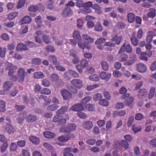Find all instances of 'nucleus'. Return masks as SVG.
I'll list each match as a JSON object with an SVG mask.
<instances>
[{"label": "nucleus", "mask_w": 156, "mask_h": 156, "mask_svg": "<svg viewBox=\"0 0 156 156\" xmlns=\"http://www.w3.org/2000/svg\"><path fill=\"white\" fill-rule=\"evenodd\" d=\"M5 70H9L8 75L10 79L14 81L18 80L17 76L13 74L17 69V66L15 65H13L12 63L8 62L5 63Z\"/></svg>", "instance_id": "obj_1"}, {"label": "nucleus", "mask_w": 156, "mask_h": 156, "mask_svg": "<svg viewBox=\"0 0 156 156\" xmlns=\"http://www.w3.org/2000/svg\"><path fill=\"white\" fill-rule=\"evenodd\" d=\"M27 74L24 69L22 68L18 69L17 72V76L18 78V81L23 83L24 81L25 76H27Z\"/></svg>", "instance_id": "obj_2"}, {"label": "nucleus", "mask_w": 156, "mask_h": 156, "mask_svg": "<svg viewBox=\"0 0 156 156\" xmlns=\"http://www.w3.org/2000/svg\"><path fill=\"white\" fill-rule=\"evenodd\" d=\"M71 83L73 87L78 89H80L83 87V81L79 79H75L72 80Z\"/></svg>", "instance_id": "obj_3"}, {"label": "nucleus", "mask_w": 156, "mask_h": 156, "mask_svg": "<svg viewBox=\"0 0 156 156\" xmlns=\"http://www.w3.org/2000/svg\"><path fill=\"white\" fill-rule=\"evenodd\" d=\"M60 92L63 99L65 100H68L72 98L71 93L66 89H62Z\"/></svg>", "instance_id": "obj_4"}, {"label": "nucleus", "mask_w": 156, "mask_h": 156, "mask_svg": "<svg viewBox=\"0 0 156 156\" xmlns=\"http://www.w3.org/2000/svg\"><path fill=\"white\" fill-rule=\"evenodd\" d=\"M125 52L129 53H131L133 52L132 48L129 44H127L126 45V43H124L120 48L119 53Z\"/></svg>", "instance_id": "obj_5"}, {"label": "nucleus", "mask_w": 156, "mask_h": 156, "mask_svg": "<svg viewBox=\"0 0 156 156\" xmlns=\"http://www.w3.org/2000/svg\"><path fill=\"white\" fill-rule=\"evenodd\" d=\"M147 90L144 88L142 89L139 90L137 94V97L140 100H142L147 98Z\"/></svg>", "instance_id": "obj_6"}, {"label": "nucleus", "mask_w": 156, "mask_h": 156, "mask_svg": "<svg viewBox=\"0 0 156 156\" xmlns=\"http://www.w3.org/2000/svg\"><path fill=\"white\" fill-rule=\"evenodd\" d=\"M137 58L134 54H131L129 55V59L124 63L123 64L126 66H128L133 64L136 60Z\"/></svg>", "instance_id": "obj_7"}, {"label": "nucleus", "mask_w": 156, "mask_h": 156, "mask_svg": "<svg viewBox=\"0 0 156 156\" xmlns=\"http://www.w3.org/2000/svg\"><path fill=\"white\" fill-rule=\"evenodd\" d=\"M136 69L137 71L140 73H144L147 70L146 66L143 63L139 62L136 65Z\"/></svg>", "instance_id": "obj_8"}, {"label": "nucleus", "mask_w": 156, "mask_h": 156, "mask_svg": "<svg viewBox=\"0 0 156 156\" xmlns=\"http://www.w3.org/2000/svg\"><path fill=\"white\" fill-rule=\"evenodd\" d=\"M27 114L26 111H23L21 112L19 115V117L17 119V120L18 123L21 124H23L25 120V117Z\"/></svg>", "instance_id": "obj_9"}, {"label": "nucleus", "mask_w": 156, "mask_h": 156, "mask_svg": "<svg viewBox=\"0 0 156 156\" xmlns=\"http://www.w3.org/2000/svg\"><path fill=\"white\" fill-rule=\"evenodd\" d=\"M84 107L81 103H79L73 105L70 108L71 111L76 112H80L83 110Z\"/></svg>", "instance_id": "obj_10"}, {"label": "nucleus", "mask_w": 156, "mask_h": 156, "mask_svg": "<svg viewBox=\"0 0 156 156\" xmlns=\"http://www.w3.org/2000/svg\"><path fill=\"white\" fill-rule=\"evenodd\" d=\"M26 121L28 123H34L37 120V117L36 115H33L31 114H29L25 118Z\"/></svg>", "instance_id": "obj_11"}, {"label": "nucleus", "mask_w": 156, "mask_h": 156, "mask_svg": "<svg viewBox=\"0 0 156 156\" xmlns=\"http://www.w3.org/2000/svg\"><path fill=\"white\" fill-rule=\"evenodd\" d=\"M72 14V11L71 9L66 6L61 12V15L63 17H66Z\"/></svg>", "instance_id": "obj_12"}, {"label": "nucleus", "mask_w": 156, "mask_h": 156, "mask_svg": "<svg viewBox=\"0 0 156 156\" xmlns=\"http://www.w3.org/2000/svg\"><path fill=\"white\" fill-rule=\"evenodd\" d=\"M147 33L146 38V41L147 43H151L153 37L155 36L156 34L154 32L152 31H148Z\"/></svg>", "instance_id": "obj_13"}, {"label": "nucleus", "mask_w": 156, "mask_h": 156, "mask_svg": "<svg viewBox=\"0 0 156 156\" xmlns=\"http://www.w3.org/2000/svg\"><path fill=\"white\" fill-rule=\"evenodd\" d=\"M28 50V49L27 45L21 43H18L16 47V51H26Z\"/></svg>", "instance_id": "obj_14"}, {"label": "nucleus", "mask_w": 156, "mask_h": 156, "mask_svg": "<svg viewBox=\"0 0 156 156\" xmlns=\"http://www.w3.org/2000/svg\"><path fill=\"white\" fill-rule=\"evenodd\" d=\"M99 76L101 79L108 81L111 78V74L110 73L107 74L105 72L103 71L101 73Z\"/></svg>", "instance_id": "obj_15"}, {"label": "nucleus", "mask_w": 156, "mask_h": 156, "mask_svg": "<svg viewBox=\"0 0 156 156\" xmlns=\"http://www.w3.org/2000/svg\"><path fill=\"white\" fill-rule=\"evenodd\" d=\"M83 38L84 44L92 43L94 42V39L87 34L83 35Z\"/></svg>", "instance_id": "obj_16"}, {"label": "nucleus", "mask_w": 156, "mask_h": 156, "mask_svg": "<svg viewBox=\"0 0 156 156\" xmlns=\"http://www.w3.org/2000/svg\"><path fill=\"white\" fill-rule=\"evenodd\" d=\"M32 19L30 16H25L20 21V22L21 24L29 23L31 21Z\"/></svg>", "instance_id": "obj_17"}, {"label": "nucleus", "mask_w": 156, "mask_h": 156, "mask_svg": "<svg viewBox=\"0 0 156 156\" xmlns=\"http://www.w3.org/2000/svg\"><path fill=\"white\" fill-rule=\"evenodd\" d=\"M83 127L87 130H90L92 128L93 124L90 121H86L84 122L83 124Z\"/></svg>", "instance_id": "obj_18"}, {"label": "nucleus", "mask_w": 156, "mask_h": 156, "mask_svg": "<svg viewBox=\"0 0 156 156\" xmlns=\"http://www.w3.org/2000/svg\"><path fill=\"white\" fill-rule=\"evenodd\" d=\"M131 41L134 46H136L137 45L139 42L138 40L136 37V33L135 32H133L132 34V36L130 38Z\"/></svg>", "instance_id": "obj_19"}, {"label": "nucleus", "mask_w": 156, "mask_h": 156, "mask_svg": "<svg viewBox=\"0 0 156 156\" xmlns=\"http://www.w3.org/2000/svg\"><path fill=\"white\" fill-rule=\"evenodd\" d=\"M29 140L31 143L35 145H38L40 142L39 138L35 136H30L29 137Z\"/></svg>", "instance_id": "obj_20"}, {"label": "nucleus", "mask_w": 156, "mask_h": 156, "mask_svg": "<svg viewBox=\"0 0 156 156\" xmlns=\"http://www.w3.org/2000/svg\"><path fill=\"white\" fill-rule=\"evenodd\" d=\"M66 87L71 94H75L78 92V89L74 87L73 85L72 86L69 84L67 85Z\"/></svg>", "instance_id": "obj_21"}, {"label": "nucleus", "mask_w": 156, "mask_h": 156, "mask_svg": "<svg viewBox=\"0 0 156 156\" xmlns=\"http://www.w3.org/2000/svg\"><path fill=\"white\" fill-rule=\"evenodd\" d=\"M76 127V124L73 123H68L67 125V128L69 133L75 130Z\"/></svg>", "instance_id": "obj_22"}, {"label": "nucleus", "mask_w": 156, "mask_h": 156, "mask_svg": "<svg viewBox=\"0 0 156 156\" xmlns=\"http://www.w3.org/2000/svg\"><path fill=\"white\" fill-rule=\"evenodd\" d=\"M15 129L13 126L9 124L7 125L5 127V131L9 134H10L14 132Z\"/></svg>", "instance_id": "obj_23"}, {"label": "nucleus", "mask_w": 156, "mask_h": 156, "mask_svg": "<svg viewBox=\"0 0 156 156\" xmlns=\"http://www.w3.org/2000/svg\"><path fill=\"white\" fill-rule=\"evenodd\" d=\"M128 21L129 23H132L135 20V15L133 13H129L127 15Z\"/></svg>", "instance_id": "obj_24"}, {"label": "nucleus", "mask_w": 156, "mask_h": 156, "mask_svg": "<svg viewBox=\"0 0 156 156\" xmlns=\"http://www.w3.org/2000/svg\"><path fill=\"white\" fill-rule=\"evenodd\" d=\"M13 86V83L9 81L5 82L3 85V88L4 90L7 91L9 90Z\"/></svg>", "instance_id": "obj_25"}, {"label": "nucleus", "mask_w": 156, "mask_h": 156, "mask_svg": "<svg viewBox=\"0 0 156 156\" xmlns=\"http://www.w3.org/2000/svg\"><path fill=\"white\" fill-rule=\"evenodd\" d=\"M63 151L64 156H74L73 154L71 153V148L70 147L65 148Z\"/></svg>", "instance_id": "obj_26"}, {"label": "nucleus", "mask_w": 156, "mask_h": 156, "mask_svg": "<svg viewBox=\"0 0 156 156\" xmlns=\"http://www.w3.org/2000/svg\"><path fill=\"white\" fill-rule=\"evenodd\" d=\"M68 109V107L64 106L62 107L60 109L58 110L56 112L58 115H61L66 112Z\"/></svg>", "instance_id": "obj_27"}, {"label": "nucleus", "mask_w": 156, "mask_h": 156, "mask_svg": "<svg viewBox=\"0 0 156 156\" xmlns=\"http://www.w3.org/2000/svg\"><path fill=\"white\" fill-rule=\"evenodd\" d=\"M91 99V98L90 97H85L81 100L80 102L83 106H85L87 104H88L87 103L89 102Z\"/></svg>", "instance_id": "obj_28"}, {"label": "nucleus", "mask_w": 156, "mask_h": 156, "mask_svg": "<svg viewBox=\"0 0 156 156\" xmlns=\"http://www.w3.org/2000/svg\"><path fill=\"white\" fill-rule=\"evenodd\" d=\"M156 10L155 9L151 8L150 9V11L148 12L147 15L149 18H153L156 15Z\"/></svg>", "instance_id": "obj_29"}, {"label": "nucleus", "mask_w": 156, "mask_h": 156, "mask_svg": "<svg viewBox=\"0 0 156 156\" xmlns=\"http://www.w3.org/2000/svg\"><path fill=\"white\" fill-rule=\"evenodd\" d=\"M43 134L45 137L48 138H52L55 136V133L49 131L44 132Z\"/></svg>", "instance_id": "obj_30"}, {"label": "nucleus", "mask_w": 156, "mask_h": 156, "mask_svg": "<svg viewBox=\"0 0 156 156\" xmlns=\"http://www.w3.org/2000/svg\"><path fill=\"white\" fill-rule=\"evenodd\" d=\"M34 78L36 79H42L44 77V75L41 72H37L34 73Z\"/></svg>", "instance_id": "obj_31"}, {"label": "nucleus", "mask_w": 156, "mask_h": 156, "mask_svg": "<svg viewBox=\"0 0 156 156\" xmlns=\"http://www.w3.org/2000/svg\"><path fill=\"white\" fill-rule=\"evenodd\" d=\"M91 12V9L90 8H87L84 7V8L80 9L79 12L87 15L90 13Z\"/></svg>", "instance_id": "obj_32"}, {"label": "nucleus", "mask_w": 156, "mask_h": 156, "mask_svg": "<svg viewBox=\"0 0 156 156\" xmlns=\"http://www.w3.org/2000/svg\"><path fill=\"white\" fill-rule=\"evenodd\" d=\"M119 144L125 149L128 148L129 146V144L128 142L125 140H122L121 141L119 142Z\"/></svg>", "instance_id": "obj_33"}, {"label": "nucleus", "mask_w": 156, "mask_h": 156, "mask_svg": "<svg viewBox=\"0 0 156 156\" xmlns=\"http://www.w3.org/2000/svg\"><path fill=\"white\" fill-rule=\"evenodd\" d=\"M6 103L5 102L0 100V112H5L6 111Z\"/></svg>", "instance_id": "obj_34"}, {"label": "nucleus", "mask_w": 156, "mask_h": 156, "mask_svg": "<svg viewBox=\"0 0 156 156\" xmlns=\"http://www.w3.org/2000/svg\"><path fill=\"white\" fill-rule=\"evenodd\" d=\"M58 105L56 104H52L48 106L47 109L51 111H53L57 110L58 108Z\"/></svg>", "instance_id": "obj_35"}, {"label": "nucleus", "mask_w": 156, "mask_h": 156, "mask_svg": "<svg viewBox=\"0 0 156 156\" xmlns=\"http://www.w3.org/2000/svg\"><path fill=\"white\" fill-rule=\"evenodd\" d=\"M46 51L47 52H54L55 49L54 47L50 45H47L45 48Z\"/></svg>", "instance_id": "obj_36"}, {"label": "nucleus", "mask_w": 156, "mask_h": 156, "mask_svg": "<svg viewBox=\"0 0 156 156\" xmlns=\"http://www.w3.org/2000/svg\"><path fill=\"white\" fill-rule=\"evenodd\" d=\"M73 38L77 41L80 40L81 39L80 35L78 31L75 30L73 33Z\"/></svg>", "instance_id": "obj_37"}, {"label": "nucleus", "mask_w": 156, "mask_h": 156, "mask_svg": "<svg viewBox=\"0 0 156 156\" xmlns=\"http://www.w3.org/2000/svg\"><path fill=\"white\" fill-rule=\"evenodd\" d=\"M102 27L99 22H98L96 23L94 28L95 31L100 32L102 30Z\"/></svg>", "instance_id": "obj_38"}, {"label": "nucleus", "mask_w": 156, "mask_h": 156, "mask_svg": "<svg viewBox=\"0 0 156 156\" xmlns=\"http://www.w3.org/2000/svg\"><path fill=\"white\" fill-rule=\"evenodd\" d=\"M43 41L45 44H48L51 43V38L47 35H44L42 37Z\"/></svg>", "instance_id": "obj_39"}, {"label": "nucleus", "mask_w": 156, "mask_h": 156, "mask_svg": "<svg viewBox=\"0 0 156 156\" xmlns=\"http://www.w3.org/2000/svg\"><path fill=\"white\" fill-rule=\"evenodd\" d=\"M68 72L69 75L73 78H77L79 76V74L77 72L71 69H69Z\"/></svg>", "instance_id": "obj_40"}, {"label": "nucleus", "mask_w": 156, "mask_h": 156, "mask_svg": "<svg viewBox=\"0 0 156 156\" xmlns=\"http://www.w3.org/2000/svg\"><path fill=\"white\" fill-rule=\"evenodd\" d=\"M49 60L53 64L56 65L57 63V59L56 56L55 55H51L48 57Z\"/></svg>", "instance_id": "obj_41"}, {"label": "nucleus", "mask_w": 156, "mask_h": 156, "mask_svg": "<svg viewBox=\"0 0 156 156\" xmlns=\"http://www.w3.org/2000/svg\"><path fill=\"white\" fill-rule=\"evenodd\" d=\"M41 63V60L38 58H35L32 59L31 61L32 64L34 65H39Z\"/></svg>", "instance_id": "obj_42"}, {"label": "nucleus", "mask_w": 156, "mask_h": 156, "mask_svg": "<svg viewBox=\"0 0 156 156\" xmlns=\"http://www.w3.org/2000/svg\"><path fill=\"white\" fill-rule=\"evenodd\" d=\"M18 15L17 12H14L10 13L8 16V19L9 20H12V19L17 16Z\"/></svg>", "instance_id": "obj_43"}, {"label": "nucleus", "mask_w": 156, "mask_h": 156, "mask_svg": "<svg viewBox=\"0 0 156 156\" xmlns=\"http://www.w3.org/2000/svg\"><path fill=\"white\" fill-rule=\"evenodd\" d=\"M89 79L92 81H98L99 80V77L97 74H93L90 76Z\"/></svg>", "instance_id": "obj_44"}, {"label": "nucleus", "mask_w": 156, "mask_h": 156, "mask_svg": "<svg viewBox=\"0 0 156 156\" xmlns=\"http://www.w3.org/2000/svg\"><path fill=\"white\" fill-rule=\"evenodd\" d=\"M101 65L102 69L105 71L108 70L109 66L108 63L105 61H103L101 62Z\"/></svg>", "instance_id": "obj_45"}, {"label": "nucleus", "mask_w": 156, "mask_h": 156, "mask_svg": "<svg viewBox=\"0 0 156 156\" xmlns=\"http://www.w3.org/2000/svg\"><path fill=\"white\" fill-rule=\"evenodd\" d=\"M85 107L86 109L88 111H93L94 109V105L91 104H87Z\"/></svg>", "instance_id": "obj_46"}, {"label": "nucleus", "mask_w": 156, "mask_h": 156, "mask_svg": "<svg viewBox=\"0 0 156 156\" xmlns=\"http://www.w3.org/2000/svg\"><path fill=\"white\" fill-rule=\"evenodd\" d=\"M128 55L126 54H121L119 57V59L121 62L126 61L128 58Z\"/></svg>", "instance_id": "obj_47"}, {"label": "nucleus", "mask_w": 156, "mask_h": 156, "mask_svg": "<svg viewBox=\"0 0 156 156\" xmlns=\"http://www.w3.org/2000/svg\"><path fill=\"white\" fill-rule=\"evenodd\" d=\"M102 95L100 93H97L94 95L93 98L94 101H100L102 97Z\"/></svg>", "instance_id": "obj_48"}, {"label": "nucleus", "mask_w": 156, "mask_h": 156, "mask_svg": "<svg viewBox=\"0 0 156 156\" xmlns=\"http://www.w3.org/2000/svg\"><path fill=\"white\" fill-rule=\"evenodd\" d=\"M41 84L45 87H48L51 84L50 82L47 79H43L41 81Z\"/></svg>", "instance_id": "obj_49"}, {"label": "nucleus", "mask_w": 156, "mask_h": 156, "mask_svg": "<svg viewBox=\"0 0 156 156\" xmlns=\"http://www.w3.org/2000/svg\"><path fill=\"white\" fill-rule=\"evenodd\" d=\"M106 41V39L105 38L101 37L98 39L95 42V44H96L100 45L104 43Z\"/></svg>", "instance_id": "obj_50"}, {"label": "nucleus", "mask_w": 156, "mask_h": 156, "mask_svg": "<svg viewBox=\"0 0 156 156\" xmlns=\"http://www.w3.org/2000/svg\"><path fill=\"white\" fill-rule=\"evenodd\" d=\"M51 92V90L47 88H44L41 91V93L43 94L49 95Z\"/></svg>", "instance_id": "obj_51"}, {"label": "nucleus", "mask_w": 156, "mask_h": 156, "mask_svg": "<svg viewBox=\"0 0 156 156\" xmlns=\"http://www.w3.org/2000/svg\"><path fill=\"white\" fill-rule=\"evenodd\" d=\"M134 121V117L133 116H130L128 119L127 123V126L128 127H130Z\"/></svg>", "instance_id": "obj_52"}, {"label": "nucleus", "mask_w": 156, "mask_h": 156, "mask_svg": "<svg viewBox=\"0 0 156 156\" xmlns=\"http://www.w3.org/2000/svg\"><path fill=\"white\" fill-rule=\"evenodd\" d=\"M116 26L119 29H122L125 27L126 24L122 22L118 21L117 23Z\"/></svg>", "instance_id": "obj_53"}, {"label": "nucleus", "mask_w": 156, "mask_h": 156, "mask_svg": "<svg viewBox=\"0 0 156 156\" xmlns=\"http://www.w3.org/2000/svg\"><path fill=\"white\" fill-rule=\"evenodd\" d=\"M134 101V98L132 97H131L127 100H126L124 102L126 105L128 106L130 105Z\"/></svg>", "instance_id": "obj_54"}, {"label": "nucleus", "mask_w": 156, "mask_h": 156, "mask_svg": "<svg viewBox=\"0 0 156 156\" xmlns=\"http://www.w3.org/2000/svg\"><path fill=\"white\" fill-rule=\"evenodd\" d=\"M132 129L135 133L140 132L141 129L140 127L136 126L135 125H133Z\"/></svg>", "instance_id": "obj_55"}, {"label": "nucleus", "mask_w": 156, "mask_h": 156, "mask_svg": "<svg viewBox=\"0 0 156 156\" xmlns=\"http://www.w3.org/2000/svg\"><path fill=\"white\" fill-rule=\"evenodd\" d=\"M8 146V144L7 142L4 143L1 146V151L2 153H3L6 151Z\"/></svg>", "instance_id": "obj_56"}, {"label": "nucleus", "mask_w": 156, "mask_h": 156, "mask_svg": "<svg viewBox=\"0 0 156 156\" xmlns=\"http://www.w3.org/2000/svg\"><path fill=\"white\" fill-rule=\"evenodd\" d=\"M25 107L24 105H16L15 106V108L16 111L17 112H19L22 111Z\"/></svg>", "instance_id": "obj_57"}, {"label": "nucleus", "mask_w": 156, "mask_h": 156, "mask_svg": "<svg viewBox=\"0 0 156 156\" xmlns=\"http://www.w3.org/2000/svg\"><path fill=\"white\" fill-rule=\"evenodd\" d=\"M155 92V89L153 87L151 88L150 90V93L148 95V98L149 99H152L153 97Z\"/></svg>", "instance_id": "obj_58"}, {"label": "nucleus", "mask_w": 156, "mask_h": 156, "mask_svg": "<svg viewBox=\"0 0 156 156\" xmlns=\"http://www.w3.org/2000/svg\"><path fill=\"white\" fill-rule=\"evenodd\" d=\"M99 87V85L98 84H95L93 85H90L87 86V87L86 89L88 90H91Z\"/></svg>", "instance_id": "obj_59"}, {"label": "nucleus", "mask_w": 156, "mask_h": 156, "mask_svg": "<svg viewBox=\"0 0 156 156\" xmlns=\"http://www.w3.org/2000/svg\"><path fill=\"white\" fill-rule=\"evenodd\" d=\"M143 31L141 28H140L137 31V33L136 37L138 39L141 38L143 36Z\"/></svg>", "instance_id": "obj_60"}, {"label": "nucleus", "mask_w": 156, "mask_h": 156, "mask_svg": "<svg viewBox=\"0 0 156 156\" xmlns=\"http://www.w3.org/2000/svg\"><path fill=\"white\" fill-rule=\"evenodd\" d=\"M26 0H19L17 5V8L20 9L23 7L24 5Z\"/></svg>", "instance_id": "obj_61"}, {"label": "nucleus", "mask_w": 156, "mask_h": 156, "mask_svg": "<svg viewBox=\"0 0 156 156\" xmlns=\"http://www.w3.org/2000/svg\"><path fill=\"white\" fill-rule=\"evenodd\" d=\"M35 21L38 24V26L40 27H41V18L40 16H38L35 19Z\"/></svg>", "instance_id": "obj_62"}, {"label": "nucleus", "mask_w": 156, "mask_h": 156, "mask_svg": "<svg viewBox=\"0 0 156 156\" xmlns=\"http://www.w3.org/2000/svg\"><path fill=\"white\" fill-rule=\"evenodd\" d=\"M69 133L66 135L67 141L70 139H73L75 138V136L72 133Z\"/></svg>", "instance_id": "obj_63"}, {"label": "nucleus", "mask_w": 156, "mask_h": 156, "mask_svg": "<svg viewBox=\"0 0 156 156\" xmlns=\"http://www.w3.org/2000/svg\"><path fill=\"white\" fill-rule=\"evenodd\" d=\"M83 20L82 19H79L77 20V25L79 28H81L83 26Z\"/></svg>", "instance_id": "obj_64"}]
</instances>
